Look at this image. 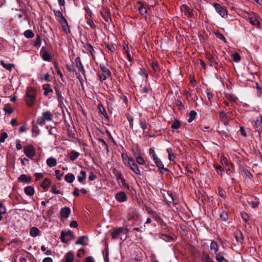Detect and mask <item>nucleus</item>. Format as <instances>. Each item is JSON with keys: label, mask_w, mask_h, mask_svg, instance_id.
I'll list each match as a JSON object with an SVG mask.
<instances>
[{"label": "nucleus", "mask_w": 262, "mask_h": 262, "mask_svg": "<svg viewBox=\"0 0 262 262\" xmlns=\"http://www.w3.org/2000/svg\"><path fill=\"white\" fill-rule=\"evenodd\" d=\"M53 119V114L49 111H45L42 113V116L37 119V123L40 125H43L46 121H51Z\"/></svg>", "instance_id": "f257e3e1"}, {"label": "nucleus", "mask_w": 262, "mask_h": 262, "mask_svg": "<svg viewBox=\"0 0 262 262\" xmlns=\"http://www.w3.org/2000/svg\"><path fill=\"white\" fill-rule=\"evenodd\" d=\"M140 217V214L136 209H130L127 213V217L129 221H137Z\"/></svg>", "instance_id": "f03ea898"}, {"label": "nucleus", "mask_w": 262, "mask_h": 262, "mask_svg": "<svg viewBox=\"0 0 262 262\" xmlns=\"http://www.w3.org/2000/svg\"><path fill=\"white\" fill-rule=\"evenodd\" d=\"M24 151L27 157L31 158L34 156L35 154V150L34 147L29 145L24 147Z\"/></svg>", "instance_id": "7ed1b4c3"}, {"label": "nucleus", "mask_w": 262, "mask_h": 262, "mask_svg": "<svg viewBox=\"0 0 262 262\" xmlns=\"http://www.w3.org/2000/svg\"><path fill=\"white\" fill-rule=\"evenodd\" d=\"M216 12L222 17H226L227 16V10L224 8L221 5L217 3H214L213 5Z\"/></svg>", "instance_id": "20e7f679"}, {"label": "nucleus", "mask_w": 262, "mask_h": 262, "mask_svg": "<svg viewBox=\"0 0 262 262\" xmlns=\"http://www.w3.org/2000/svg\"><path fill=\"white\" fill-rule=\"evenodd\" d=\"M253 122V125L256 131L259 133L260 132L262 131V116L261 115L258 116Z\"/></svg>", "instance_id": "39448f33"}, {"label": "nucleus", "mask_w": 262, "mask_h": 262, "mask_svg": "<svg viewBox=\"0 0 262 262\" xmlns=\"http://www.w3.org/2000/svg\"><path fill=\"white\" fill-rule=\"evenodd\" d=\"M249 19L250 23L253 26L256 27L257 28H260V24L259 21L257 18L254 15H250L249 16Z\"/></svg>", "instance_id": "423d86ee"}, {"label": "nucleus", "mask_w": 262, "mask_h": 262, "mask_svg": "<svg viewBox=\"0 0 262 262\" xmlns=\"http://www.w3.org/2000/svg\"><path fill=\"white\" fill-rule=\"evenodd\" d=\"M116 199L119 202H124L127 200V196L125 192H120L116 194L115 196Z\"/></svg>", "instance_id": "0eeeda50"}, {"label": "nucleus", "mask_w": 262, "mask_h": 262, "mask_svg": "<svg viewBox=\"0 0 262 262\" xmlns=\"http://www.w3.org/2000/svg\"><path fill=\"white\" fill-rule=\"evenodd\" d=\"M60 213L62 217L67 219L71 213V210L69 207H65L61 209Z\"/></svg>", "instance_id": "6e6552de"}, {"label": "nucleus", "mask_w": 262, "mask_h": 262, "mask_svg": "<svg viewBox=\"0 0 262 262\" xmlns=\"http://www.w3.org/2000/svg\"><path fill=\"white\" fill-rule=\"evenodd\" d=\"M220 117L221 121L225 124L227 125L230 120L229 117L224 112H220Z\"/></svg>", "instance_id": "1a4fd4ad"}, {"label": "nucleus", "mask_w": 262, "mask_h": 262, "mask_svg": "<svg viewBox=\"0 0 262 262\" xmlns=\"http://www.w3.org/2000/svg\"><path fill=\"white\" fill-rule=\"evenodd\" d=\"M60 23L62 26L63 31L68 34L70 32V30L69 28L68 22L66 18H63L62 20H60Z\"/></svg>", "instance_id": "9d476101"}, {"label": "nucleus", "mask_w": 262, "mask_h": 262, "mask_svg": "<svg viewBox=\"0 0 262 262\" xmlns=\"http://www.w3.org/2000/svg\"><path fill=\"white\" fill-rule=\"evenodd\" d=\"M75 64L76 67L78 69L79 71L81 72L83 75H84L85 71L81 63L80 58L79 57H77L75 59Z\"/></svg>", "instance_id": "9b49d317"}, {"label": "nucleus", "mask_w": 262, "mask_h": 262, "mask_svg": "<svg viewBox=\"0 0 262 262\" xmlns=\"http://www.w3.org/2000/svg\"><path fill=\"white\" fill-rule=\"evenodd\" d=\"M183 11H184L185 15H186L188 17H191L193 16V14L192 12V9H190L186 5L183 6L182 8Z\"/></svg>", "instance_id": "f8f14e48"}, {"label": "nucleus", "mask_w": 262, "mask_h": 262, "mask_svg": "<svg viewBox=\"0 0 262 262\" xmlns=\"http://www.w3.org/2000/svg\"><path fill=\"white\" fill-rule=\"evenodd\" d=\"M101 14L104 19L107 23L111 22L112 19L110 16V14L108 11L106 10H103L101 11Z\"/></svg>", "instance_id": "ddd939ff"}, {"label": "nucleus", "mask_w": 262, "mask_h": 262, "mask_svg": "<svg viewBox=\"0 0 262 262\" xmlns=\"http://www.w3.org/2000/svg\"><path fill=\"white\" fill-rule=\"evenodd\" d=\"M36 95V91L33 88H28L25 97H35Z\"/></svg>", "instance_id": "4468645a"}, {"label": "nucleus", "mask_w": 262, "mask_h": 262, "mask_svg": "<svg viewBox=\"0 0 262 262\" xmlns=\"http://www.w3.org/2000/svg\"><path fill=\"white\" fill-rule=\"evenodd\" d=\"M18 180L22 182L29 183L32 181V177L31 176L27 177L26 175L23 174L18 178Z\"/></svg>", "instance_id": "2eb2a0df"}, {"label": "nucleus", "mask_w": 262, "mask_h": 262, "mask_svg": "<svg viewBox=\"0 0 262 262\" xmlns=\"http://www.w3.org/2000/svg\"><path fill=\"white\" fill-rule=\"evenodd\" d=\"M123 158L125 164L130 168L132 166L133 164L135 163V162L132 159L129 158L127 156H126L125 158H124V157L123 156Z\"/></svg>", "instance_id": "dca6fc26"}, {"label": "nucleus", "mask_w": 262, "mask_h": 262, "mask_svg": "<svg viewBox=\"0 0 262 262\" xmlns=\"http://www.w3.org/2000/svg\"><path fill=\"white\" fill-rule=\"evenodd\" d=\"M156 165L159 167L160 169H163L165 171H168V169L165 168L161 161L157 157V159L154 160Z\"/></svg>", "instance_id": "f3484780"}, {"label": "nucleus", "mask_w": 262, "mask_h": 262, "mask_svg": "<svg viewBox=\"0 0 262 262\" xmlns=\"http://www.w3.org/2000/svg\"><path fill=\"white\" fill-rule=\"evenodd\" d=\"M74 255L72 252H68L64 256L65 262H73Z\"/></svg>", "instance_id": "a211bd4d"}, {"label": "nucleus", "mask_w": 262, "mask_h": 262, "mask_svg": "<svg viewBox=\"0 0 262 262\" xmlns=\"http://www.w3.org/2000/svg\"><path fill=\"white\" fill-rule=\"evenodd\" d=\"M24 191L27 195L29 196H32L34 193V189L33 187L30 186L26 187L24 189Z\"/></svg>", "instance_id": "6ab92c4d"}, {"label": "nucleus", "mask_w": 262, "mask_h": 262, "mask_svg": "<svg viewBox=\"0 0 262 262\" xmlns=\"http://www.w3.org/2000/svg\"><path fill=\"white\" fill-rule=\"evenodd\" d=\"M47 164L50 167L55 166L57 164V161L55 158H49L47 160Z\"/></svg>", "instance_id": "aec40b11"}, {"label": "nucleus", "mask_w": 262, "mask_h": 262, "mask_svg": "<svg viewBox=\"0 0 262 262\" xmlns=\"http://www.w3.org/2000/svg\"><path fill=\"white\" fill-rule=\"evenodd\" d=\"M234 237L236 240L240 243H242L243 241V234L242 232L239 230L236 231L234 233Z\"/></svg>", "instance_id": "412c9836"}, {"label": "nucleus", "mask_w": 262, "mask_h": 262, "mask_svg": "<svg viewBox=\"0 0 262 262\" xmlns=\"http://www.w3.org/2000/svg\"><path fill=\"white\" fill-rule=\"evenodd\" d=\"M79 156V153L75 150H72L69 154V158L71 161H75Z\"/></svg>", "instance_id": "4be33fe9"}, {"label": "nucleus", "mask_w": 262, "mask_h": 262, "mask_svg": "<svg viewBox=\"0 0 262 262\" xmlns=\"http://www.w3.org/2000/svg\"><path fill=\"white\" fill-rule=\"evenodd\" d=\"M64 180L66 181L69 183H72L75 180V176L73 174L69 173H67L64 177Z\"/></svg>", "instance_id": "5701e85b"}, {"label": "nucleus", "mask_w": 262, "mask_h": 262, "mask_svg": "<svg viewBox=\"0 0 262 262\" xmlns=\"http://www.w3.org/2000/svg\"><path fill=\"white\" fill-rule=\"evenodd\" d=\"M50 180L48 178H46L42 182L41 186L43 189H47L50 187Z\"/></svg>", "instance_id": "b1692460"}, {"label": "nucleus", "mask_w": 262, "mask_h": 262, "mask_svg": "<svg viewBox=\"0 0 262 262\" xmlns=\"http://www.w3.org/2000/svg\"><path fill=\"white\" fill-rule=\"evenodd\" d=\"M122 233L120 227L114 230L112 232V236L113 239H116L118 238L119 237V235Z\"/></svg>", "instance_id": "393cba45"}, {"label": "nucleus", "mask_w": 262, "mask_h": 262, "mask_svg": "<svg viewBox=\"0 0 262 262\" xmlns=\"http://www.w3.org/2000/svg\"><path fill=\"white\" fill-rule=\"evenodd\" d=\"M98 108L99 110V112L103 115L104 117L106 119H108V115L106 112V111L104 107L102 106L101 103H99L98 105Z\"/></svg>", "instance_id": "a878e982"}, {"label": "nucleus", "mask_w": 262, "mask_h": 262, "mask_svg": "<svg viewBox=\"0 0 262 262\" xmlns=\"http://www.w3.org/2000/svg\"><path fill=\"white\" fill-rule=\"evenodd\" d=\"M86 177V174L85 171L81 170L80 172V175L77 177L78 181L82 183L83 181L85 179Z\"/></svg>", "instance_id": "bb28decb"}, {"label": "nucleus", "mask_w": 262, "mask_h": 262, "mask_svg": "<svg viewBox=\"0 0 262 262\" xmlns=\"http://www.w3.org/2000/svg\"><path fill=\"white\" fill-rule=\"evenodd\" d=\"M1 64L3 68H5L6 69L10 71H11L12 68L14 67V64L11 63L6 64L3 60L1 61Z\"/></svg>", "instance_id": "cd10ccee"}, {"label": "nucleus", "mask_w": 262, "mask_h": 262, "mask_svg": "<svg viewBox=\"0 0 262 262\" xmlns=\"http://www.w3.org/2000/svg\"><path fill=\"white\" fill-rule=\"evenodd\" d=\"M39 233V229L36 227H32L30 231V234L32 237L37 236Z\"/></svg>", "instance_id": "c85d7f7f"}, {"label": "nucleus", "mask_w": 262, "mask_h": 262, "mask_svg": "<svg viewBox=\"0 0 262 262\" xmlns=\"http://www.w3.org/2000/svg\"><path fill=\"white\" fill-rule=\"evenodd\" d=\"M43 89L44 90V95H48L49 92L53 93V90L50 88V85L49 84H45L43 85Z\"/></svg>", "instance_id": "c756f323"}, {"label": "nucleus", "mask_w": 262, "mask_h": 262, "mask_svg": "<svg viewBox=\"0 0 262 262\" xmlns=\"http://www.w3.org/2000/svg\"><path fill=\"white\" fill-rule=\"evenodd\" d=\"M35 100V97H25V101L28 106H31L33 105Z\"/></svg>", "instance_id": "7c9ffc66"}, {"label": "nucleus", "mask_w": 262, "mask_h": 262, "mask_svg": "<svg viewBox=\"0 0 262 262\" xmlns=\"http://www.w3.org/2000/svg\"><path fill=\"white\" fill-rule=\"evenodd\" d=\"M219 245L216 242L213 241L210 244V249L212 251H213L214 253H216L219 250Z\"/></svg>", "instance_id": "2f4dec72"}, {"label": "nucleus", "mask_w": 262, "mask_h": 262, "mask_svg": "<svg viewBox=\"0 0 262 262\" xmlns=\"http://www.w3.org/2000/svg\"><path fill=\"white\" fill-rule=\"evenodd\" d=\"M86 237L85 236H82L79 237L78 238V240L75 242V244L76 245H82L83 246L87 245L88 244L85 243L84 242V240Z\"/></svg>", "instance_id": "473e14b6"}, {"label": "nucleus", "mask_w": 262, "mask_h": 262, "mask_svg": "<svg viewBox=\"0 0 262 262\" xmlns=\"http://www.w3.org/2000/svg\"><path fill=\"white\" fill-rule=\"evenodd\" d=\"M196 113L194 111H191L189 114L188 122H191L196 116Z\"/></svg>", "instance_id": "72a5a7b5"}, {"label": "nucleus", "mask_w": 262, "mask_h": 262, "mask_svg": "<svg viewBox=\"0 0 262 262\" xmlns=\"http://www.w3.org/2000/svg\"><path fill=\"white\" fill-rule=\"evenodd\" d=\"M100 68L103 74H105L107 75H111V72L110 70L103 64L100 65Z\"/></svg>", "instance_id": "f704fd0d"}, {"label": "nucleus", "mask_w": 262, "mask_h": 262, "mask_svg": "<svg viewBox=\"0 0 262 262\" xmlns=\"http://www.w3.org/2000/svg\"><path fill=\"white\" fill-rule=\"evenodd\" d=\"M181 123L178 119H174L171 124V127L173 129H179L180 127Z\"/></svg>", "instance_id": "c9c22d12"}, {"label": "nucleus", "mask_w": 262, "mask_h": 262, "mask_svg": "<svg viewBox=\"0 0 262 262\" xmlns=\"http://www.w3.org/2000/svg\"><path fill=\"white\" fill-rule=\"evenodd\" d=\"M6 212V209L5 206L0 202V221L3 219L2 215L5 214Z\"/></svg>", "instance_id": "e433bc0d"}, {"label": "nucleus", "mask_w": 262, "mask_h": 262, "mask_svg": "<svg viewBox=\"0 0 262 262\" xmlns=\"http://www.w3.org/2000/svg\"><path fill=\"white\" fill-rule=\"evenodd\" d=\"M202 258L205 262H214L208 254L203 253Z\"/></svg>", "instance_id": "4c0bfd02"}, {"label": "nucleus", "mask_w": 262, "mask_h": 262, "mask_svg": "<svg viewBox=\"0 0 262 262\" xmlns=\"http://www.w3.org/2000/svg\"><path fill=\"white\" fill-rule=\"evenodd\" d=\"M24 35L26 38H33L34 36V33L31 30H27L24 32Z\"/></svg>", "instance_id": "58836bf2"}, {"label": "nucleus", "mask_w": 262, "mask_h": 262, "mask_svg": "<svg viewBox=\"0 0 262 262\" xmlns=\"http://www.w3.org/2000/svg\"><path fill=\"white\" fill-rule=\"evenodd\" d=\"M131 169L137 174H140V170L138 168V165L136 164V163L132 165L130 167Z\"/></svg>", "instance_id": "ea45409f"}, {"label": "nucleus", "mask_w": 262, "mask_h": 262, "mask_svg": "<svg viewBox=\"0 0 262 262\" xmlns=\"http://www.w3.org/2000/svg\"><path fill=\"white\" fill-rule=\"evenodd\" d=\"M166 150L168 154L169 160L170 161H173L174 159L175 158V156L172 152V149L171 148H167Z\"/></svg>", "instance_id": "a19ab883"}, {"label": "nucleus", "mask_w": 262, "mask_h": 262, "mask_svg": "<svg viewBox=\"0 0 262 262\" xmlns=\"http://www.w3.org/2000/svg\"><path fill=\"white\" fill-rule=\"evenodd\" d=\"M215 258L217 262H225V261L226 260L225 257L223 255H222V254L220 253H217L216 255Z\"/></svg>", "instance_id": "79ce46f5"}, {"label": "nucleus", "mask_w": 262, "mask_h": 262, "mask_svg": "<svg viewBox=\"0 0 262 262\" xmlns=\"http://www.w3.org/2000/svg\"><path fill=\"white\" fill-rule=\"evenodd\" d=\"M5 112L10 114L13 113V110L9 104H6L4 107Z\"/></svg>", "instance_id": "37998d69"}, {"label": "nucleus", "mask_w": 262, "mask_h": 262, "mask_svg": "<svg viewBox=\"0 0 262 262\" xmlns=\"http://www.w3.org/2000/svg\"><path fill=\"white\" fill-rule=\"evenodd\" d=\"M214 34L217 38L224 41L225 42H226V38L221 33L219 32H214Z\"/></svg>", "instance_id": "c03bdc74"}, {"label": "nucleus", "mask_w": 262, "mask_h": 262, "mask_svg": "<svg viewBox=\"0 0 262 262\" xmlns=\"http://www.w3.org/2000/svg\"><path fill=\"white\" fill-rule=\"evenodd\" d=\"M88 51H89L90 53L93 57V58H94V54H95V50L93 47V46L91 44L88 43L86 45Z\"/></svg>", "instance_id": "a18cd8bd"}, {"label": "nucleus", "mask_w": 262, "mask_h": 262, "mask_svg": "<svg viewBox=\"0 0 262 262\" xmlns=\"http://www.w3.org/2000/svg\"><path fill=\"white\" fill-rule=\"evenodd\" d=\"M138 10L140 12V13L143 15V16H144L147 13V9L146 8L144 7L143 5H141V6H140L139 8H138Z\"/></svg>", "instance_id": "49530a36"}, {"label": "nucleus", "mask_w": 262, "mask_h": 262, "mask_svg": "<svg viewBox=\"0 0 262 262\" xmlns=\"http://www.w3.org/2000/svg\"><path fill=\"white\" fill-rule=\"evenodd\" d=\"M42 57L43 59L46 61H49L50 59V55L46 51L43 52Z\"/></svg>", "instance_id": "de8ad7c7"}, {"label": "nucleus", "mask_w": 262, "mask_h": 262, "mask_svg": "<svg viewBox=\"0 0 262 262\" xmlns=\"http://www.w3.org/2000/svg\"><path fill=\"white\" fill-rule=\"evenodd\" d=\"M41 43V39L39 35H37L36 37V39L34 42V46L39 47Z\"/></svg>", "instance_id": "09e8293b"}, {"label": "nucleus", "mask_w": 262, "mask_h": 262, "mask_svg": "<svg viewBox=\"0 0 262 262\" xmlns=\"http://www.w3.org/2000/svg\"><path fill=\"white\" fill-rule=\"evenodd\" d=\"M32 132L33 134H35V136H36L39 134L40 130L37 125H34L32 129Z\"/></svg>", "instance_id": "8fccbe9b"}, {"label": "nucleus", "mask_w": 262, "mask_h": 262, "mask_svg": "<svg viewBox=\"0 0 262 262\" xmlns=\"http://www.w3.org/2000/svg\"><path fill=\"white\" fill-rule=\"evenodd\" d=\"M151 67L155 71H159L160 69L159 64L157 62H152L151 63Z\"/></svg>", "instance_id": "3c124183"}, {"label": "nucleus", "mask_w": 262, "mask_h": 262, "mask_svg": "<svg viewBox=\"0 0 262 262\" xmlns=\"http://www.w3.org/2000/svg\"><path fill=\"white\" fill-rule=\"evenodd\" d=\"M175 104L179 107L180 110H182L184 108V105L181 100H176L175 101Z\"/></svg>", "instance_id": "603ef678"}, {"label": "nucleus", "mask_w": 262, "mask_h": 262, "mask_svg": "<svg viewBox=\"0 0 262 262\" xmlns=\"http://www.w3.org/2000/svg\"><path fill=\"white\" fill-rule=\"evenodd\" d=\"M214 167L216 169L218 174L222 176L223 171L224 170L222 167L221 166L217 165H214Z\"/></svg>", "instance_id": "864d4df0"}, {"label": "nucleus", "mask_w": 262, "mask_h": 262, "mask_svg": "<svg viewBox=\"0 0 262 262\" xmlns=\"http://www.w3.org/2000/svg\"><path fill=\"white\" fill-rule=\"evenodd\" d=\"M241 217L243 219V220L246 222L249 221V215L245 212H241Z\"/></svg>", "instance_id": "5fc2aeb1"}, {"label": "nucleus", "mask_w": 262, "mask_h": 262, "mask_svg": "<svg viewBox=\"0 0 262 262\" xmlns=\"http://www.w3.org/2000/svg\"><path fill=\"white\" fill-rule=\"evenodd\" d=\"M8 137V135L6 133L4 132L1 134L0 136V142H4L5 139Z\"/></svg>", "instance_id": "6e6d98bb"}, {"label": "nucleus", "mask_w": 262, "mask_h": 262, "mask_svg": "<svg viewBox=\"0 0 262 262\" xmlns=\"http://www.w3.org/2000/svg\"><path fill=\"white\" fill-rule=\"evenodd\" d=\"M149 155L153 160L157 159L158 157L155 153V150L151 148L149 149Z\"/></svg>", "instance_id": "4d7b16f0"}, {"label": "nucleus", "mask_w": 262, "mask_h": 262, "mask_svg": "<svg viewBox=\"0 0 262 262\" xmlns=\"http://www.w3.org/2000/svg\"><path fill=\"white\" fill-rule=\"evenodd\" d=\"M66 236V234L64 233V232L62 231L60 236V240L61 242H62L63 243H67L68 241V240L65 238Z\"/></svg>", "instance_id": "13d9d810"}, {"label": "nucleus", "mask_w": 262, "mask_h": 262, "mask_svg": "<svg viewBox=\"0 0 262 262\" xmlns=\"http://www.w3.org/2000/svg\"><path fill=\"white\" fill-rule=\"evenodd\" d=\"M55 174L57 180H60L63 175V173H60L59 170H56L55 171Z\"/></svg>", "instance_id": "bf43d9fd"}, {"label": "nucleus", "mask_w": 262, "mask_h": 262, "mask_svg": "<svg viewBox=\"0 0 262 262\" xmlns=\"http://www.w3.org/2000/svg\"><path fill=\"white\" fill-rule=\"evenodd\" d=\"M248 203L251 205L253 208L257 207L259 204L258 201H248Z\"/></svg>", "instance_id": "052dcab7"}, {"label": "nucleus", "mask_w": 262, "mask_h": 262, "mask_svg": "<svg viewBox=\"0 0 262 262\" xmlns=\"http://www.w3.org/2000/svg\"><path fill=\"white\" fill-rule=\"evenodd\" d=\"M137 162L141 165H144L145 164V161L143 158L140 156L137 157L136 158Z\"/></svg>", "instance_id": "680f3d73"}, {"label": "nucleus", "mask_w": 262, "mask_h": 262, "mask_svg": "<svg viewBox=\"0 0 262 262\" xmlns=\"http://www.w3.org/2000/svg\"><path fill=\"white\" fill-rule=\"evenodd\" d=\"M208 60L210 62L211 66H215L217 64L216 62L214 60L213 57L211 55H209L208 57Z\"/></svg>", "instance_id": "e2e57ef3"}, {"label": "nucleus", "mask_w": 262, "mask_h": 262, "mask_svg": "<svg viewBox=\"0 0 262 262\" xmlns=\"http://www.w3.org/2000/svg\"><path fill=\"white\" fill-rule=\"evenodd\" d=\"M220 217L223 221H226L228 219V216L226 212H223L220 214Z\"/></svg>", "instance_id": "0e129e2a"}, {"label": "nucleus", "mask_w": 262, "mask_h": 262, "mask_svg": "<svg viewBox=\"0 0 262 262\" xmlns=\"http://www.w3.org/2000/svg\"><path fill=\"white\" fill-rule=\"evenodd\" d=\"M233 60L235 61L238 62L241 60V56L238 53H234L232 55Z\"/></svg>", "instance_id": "69168bd1"}, {"label": "nucleus", "mask_w": 262, "mask_h": 262, "mask_svg": "<svg viewBox=\"0 0 262 262\" xmlns=\"http://www.w3.org/2000/svg\"><path fill=\"white\" fill-rule=\"evenodd\" d=\"M51 191L53 193H54V194H62L61 192L57 189L56 186L55 185L52 186Z\"/></svg>", "instance_id": "338daca9"}, {"label": "nucleus", "mask_w": 262, "mask_h": 262, "mask_svg": "<svg viewBox=\"0 0 262 262\" xmlns=\"http://www.w3.org/2000/svg\"><path fill=\"white\" fill-rule=\"evenodd\" d=\"M220 159H221V161L223 164H225L226 165H228L229 162H228L227 158H226L224 156H221Z\"/></svg>", "instance_id": "774afa93"}]
</instances>
